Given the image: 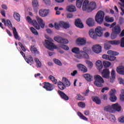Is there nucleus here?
I'll return each instance as SVG.
<instances>
[{
  "label": "nucleus",
  "mask_w": 124,
  "mask_h": 124,
  "mask_svg": "<svg viewBox=\"0 0 124 124\" xmlns=\"http://www.w3.org/2000/svg\"><path fill=\"white\" fill-rule=\"evenodd\" d=\"M109 120L111 121L115 122L116 120L115 117L112 114H110L109 115Z\"/></svg>",
  "instance_id": "58"
},
{
  "label": "nucleus",
  "mask_w": 124,
  "mask_h": 124,
  "mask_svg": "<svg viewBox=\"0 0 124 124\" xmlns=\"http://www.w3.org/2000/svg\"><path fill=\"white\" fill-rule=\"evenodd\" d=\"M60 47H61L62 49H64V50L68 51L69 49V47L68 46L65 45H60Z\"/></svg>",
  "instance_id": "50"
},
{
  "label": "nucleus",
  "mask_w": 124,
  "mask_h": 124,
  "mask_svg": "<svg viewBox=\"0 0 124 124\" xmlns=\"http://www.w3.org/2000/svg\"><path fill=\"white\" fill-rule=\"evenodd\" d=\"M96 66H97V69H98V70L100 72L103 67V65L100 60L97 61V62H96Z\"/></svg>",
  "instance_id": "26"
},
{
  "label": "nucleus",
  "mask_w": 124,
  "mask_h": 124,
  "mask_svg": "<svg viewBox=\"0 0 124 124\" xmlns=\"http://www.w3.org/2000/svg\"><path fill=\"white\" fill-rule=\"evenodd\" d=\"M58 92L62 99L66 101H68L69 99V97L64 92L61 91H59Z\"/></svg>",
  "instance_id": "23"
},
{
  "label": "nucleus",
  "mask_w": 124,
  "mask_h": 124,
  "mask_svg": "<svg viewBox=\"0 0 124 124\" xmlns=\"http://www.w3.org/2000/svg\"><path fill=\"white\" fill-rule=\"evenodd\" d=\"M78 117H79V118H80V119H81L83 120L88 121V118H86V117L85 116H84L82 113H81V112H80V111L78 112Z\"/></svg>",
  "instance_id": "33"
},
{
  "label": "nucleus",
  "mask_w": 124,
  "mask_h": 124,
  "mask_svg": "<svg viewBox=\"0 0 124 124\" xmlns=\"http://www.w3.org/2000/svg\"><path fill=\"white\" fill-rule=\"evenodd\" d=\"M83 1L84 0H77L76 5H77V7H78V9L81 8Z\"/></svg>",
  "instance_id": "36"
},
{
  "label": "nucleus",
  "mask_w": 124,
  "mask_h": 124,
  "mask_svg": "<svg viewBox=\"0 0 124 124\" xmlns=\"http://www.w3.org/2000/svg\"><path fill=\"white\" fill-rule=\"evenodd\" d=\"M86 24L89 27H92L94 26L95 23L93 19L89 18L86 20Z\"/></svg>",
  "instance_id": "19"
},
{
  "label": "nucleus",
  "mask_w": 124,
  "mask_h": 124,
  "mask_svg": "<svg viewBox=\"0 0 124 124\" xmlns=\"http://www.w3.org/2000/svg\"><path fill=\"white\" fill-rule=\"evenodd\" d=\"M78 69H79V71H81V72L83 73H85L88 72L87 67L85 65L82 64H78Z\"/></svg>",
  "instance_id": "17"
},
{
  "label": "nucleus",
  "mask_w": 124,
  "mask_h": 124,
  "mask_svg": "<svg viewBox=\"0 0 124 124\" xmlns=\"http://www.w3.org/2000/svg\"><path fill=\"white\" fill-rule=\"evenodd\" d=\"M94 34V30L93 29H91L90 30H89V36H91V35Z\"/></svg>",
  "instance_id": "61"
},
{
  "label": "nucleus",
  "mask_w": 124,
  "mask_h": 124,
  "mask_svg": "<svg viewBox=\"0 0 124 124\" xmlns=\"http://www.w3.org/2000/svg\"><path fill=\"white\" fill-rule=\"evenodd\" d=\"M34 61L36 63L38 67H41L42 66V63L38 58H35Z\"/></svg>",
  "instance_id": "46"
},
{
  "label": "nucleus",
  "mask_w": 124,
  "mask_h": 124,
  "mask_svg": "<svg viewBox=\"0 0 124 124\" xmlns=\"http://www.w3.org/2000/svg\"><path fill=\"white\" fill-rule=\"evenodd\" d=\"M107 54L109 55H112L114 56H117L119 55L118 52L112 50H108L107 51Z\"/></svg>",
  "instance_id": "32"
},
{
  "label": "nucleus",
  "mask_w": 124,
  "mask_h": 124,
  "mask_svg": "<svg viewBox=\"0 0 124 124\" xmlns=\"http://www.w3.org/2000/svg\"><path fill=\"white\" fill-rule=\"evenodd\" d=\"M76 99L78 101H84L85 100V97L84 96H82L80 94H77V96H76Z\"/></svg>",
  "instance_id": "39"
},
{
  "label": "nucleus",
  "mask_w": 124,
  "mask_h": 124,
  "mask_svg": "<svg viewBox=\"0 0 124 124\" xmlns=\"http://www.w3.org/2000/svg\"><path fill=\"white\" fill-rule=\"evenodd\" d=\"M105 20L108 23H112L114 22V19L113 17H108V16H106L105 17Z\"/></svg>",
  "instance_id": "37"
},
{
  "label": "nucleus",
  "mask_w": 124,
  "mask_h": 124,
  "mask_svg": "<svg viewBox=\"0 0 124 124\" xmlns=\"http://www.w3.org/2000/svg\"><path fill=\"white\" fill-rule=\"evenodd\" d=\"M48 14V12L46 10H40L39 11V15L41 17H46Z\"/></svg>",
  "instance_id": "24"
},
{
  "label": "nucleus",
  "mask_w": 124,
  "mask_h": 124,
  "mask_svg": "<svg viewBox=\"0 0 124 124\" xmlns=\"http://www.w3.org/2000/svg\"><path fill=\"white\" fill-rule=\"evenodd\" d=\"M72 52L75 54H78L80 52L79 48L76 47L73 48V49H72Z\"/></svg>",
  "instance_id": "45"
},
{
  "label": "nucleus",
  "mask_w": 124,
  "mask_h": 124,
  "mask_svg": "<svg viewBox=\"0 0 124 124\" xmlns=\"http://www.w3.org/2000/svg\"><path fill=\"white\" fill-rule=\"evenodd\" d=\"M18 45L20 46V47L21 48V49L23 50V52H26V49L25 47V46H23L22 43L19 42Z\"/></svg>",
  "instance_id": "54"
},
{
  "label": "nucleus",
  "mask_w": 124,
  "mask_h": 124,
  "mask_svg": "<svg viewBox=\"0 0 124 124\" xmlns=\"http://www.w3.org/2000/svg\"><path fill=\"white\" fill-rule=\"evenodd\" d=\"M54 62H55V63H56V64H57L59 66H62V63L58 59H55L54 60Z\"/></svg>",
  "instance_id": "52"
},
{
  "label": "nucleus",
  "mask_w": 124,
  "mask_h": 124,
  "mask_svg": "<svg viewBox=\"0 0 124 124\" xmlns=\"http://www.w3.org/2000/svg\"><path fill=\"white\" fill-rule=\"evenodd\" d=\"M111 47V46L108 44H104V49L106 50H108L110 49Z\"/></svg>",
  "instance_id": "55"
},
{
  "label": "nucleus",
  "mask_w": 124,
  "mask_h": 124,
  "mask_svg": "<svg viewBox=\"0 0 124 124\" xmlns=\"http://www.w3.org/2000/svg\"><path fill=\"white\" fill-rule=\"evenodd\" d=\"M62 82L65 87H69L70 86V82L66 78H62Z\"/></svg>",
  "instance_id": "30"
},
{
  "label": "nucleus",
  "mask_w": 124,
  "mask_h": 124,
  "mask_svg": "<svg viewBox=\"0 0 124 124\" xmlns=\"http://www.w3.org/2000/svg\"><path fill=\"white\" fill-rule=\"evenodd\" d=\"M105 31V29L101 27H97L95 29V32L96 34L93 33L90 36V38L96 40L98 37H101L103 36V31Z\"/></svg>",
  "instance_id": "6"
},
{
  "label": "nucleus",
  "mask_w": 124,
  "mask_h": 124,
  "mask_svg": "<svg viewBox=\"0 0 124 124\" xmlns=\"http://www.w3.org/2000/svg\"><path fill=\"white\" fill-rule=\"evenodd\" d=\"M92 50L96 54H99L102 51V47L99 45H95L92 47Z\"/></svg>",
  "instance_id": "14"
},
{
  "label": "nucleus",
  "mask_w": 124,
  "mask_h": 124,
  "mask_svg": "<svg viewBox=\"0 0 124 124\" xmlns=\"http://www.w3.org/2000/svg\"><path fill=\"white\" fill-rule=\"evenodd\" d=\"M30 30H31V32L34 35H38V32L33 27H31Z\"/></svg>",
  "instance_id": "49"
},
{
  "label": "nucleus",
  "mask_w": 124,
  "mask_h": 124,
  "mask_svg": "<svg viewBox=\"0 0 124 124\" xmlns=\"http://www.w3.org/2000/svg\"><path fill=\"white\" fill-rule=\"evenodd\" d=\"M109 43L112 45H119L120 44V46L124 48V37L121 38L120 42L119 40H113L109 41Z\"/></svg>",
  "instance_id": "9"
},
{
  "label": "nucleus",
  "mask_w": 124,
  "mask_h": 124,
  "mask_svg": "<svg viewBox=\"0 0 124 124\" xmlns=\"http://www.w3.org/2000/svg\"><path fill=\"white\" fill-rule=\"evenodd\" d=\"M32 3L34 8H38L39 7L38 2L37 0H32Z\"/></svg>",
  "instance_id": "41"
},
{
  "label": "nucleus",
  "mask_w": 124,
  "mask_h": 124,
  "mask_svg": "<svg viewBox=\"0 0 124 124\" xmlns=\"http://www.w3.org/2000/svg\"><path fill=\"white\" fill-rule=\"evenodd\" d=\"M43 1L46 5H50L51 4L50 0H43Z\"/></svg>",
  "instance_id": "62"
},
{
  "label": "nucleus",
  "mask_w": 124,
  "mask_h": 124,
  "mask_svg": "<svg viewBox=\"0 0 124 124\" xmlns=\"http://www.w3.org/2000/svg\"><path fill=\"white\" fill-rule=\"evenodd\" d=\"M61 25L62 27H63L65 29H67L70 27V25L69 24L63 21H61Z\"/></svg>",
  "instance_id": "34"
},
{
  "label": "nucleus",
  "mask_w": 124,
  "mask_h": 124,
  "mask_svg": "<svg viewBox=\"0 0 124 124\" xmlns=\"http://www.w3.org/2000/svg\"><path fill=\"white\" fill-rule=\"evenodd\" d=\"M117 72L121 75H124V66H121L117 67L116 69Z\"/></svg>",
  "instance_id": "25"
},
{
  "label": "nucleus",
  "mask_w": 124,
  "mask_h": 124,
  "mask_svg": "<svg viewBox=\"0 0 124 124\" xmlns=\"http://www.w3.org/2000/svg\"><path fill=\"white\" fill-rule=\"evenodd\" d=\"M120 99L122 101H124V90L122 91V95H120Z\"/></svg>",
  "instance_id": "57"
},
{
  "label": "nucleus",
  "mask_w": 124,
  "mask_h": 124,
  "mask_svg": "<svg viewBox=\"0 0 124 124\" xmlns=\"http://www.w3.org/2000/svg\"><path fill=\"white\" fill-rule=\"evenodd\" d=\"M74 17V15L71 13H68L66 15V17L68 19H71Z\"/></svg>",
  "instance_id": "59"
},
{
  "label": "nucleus",
  "mask_w": 124,
  "mask_h": 124,
  "mask_svg": "<svg viewBox=\"0 0 124 124\" xmlns=\"http://www.w3.org/2000/svg\"><path fill=\"white\" fill-rule=\"evenodd\" d=\"M25 60L26 62L31 65L34 63L33 59L31 55L27 56Z\"/></svg>",
  "instance_id": "20"
},
{
  "label": "nucleus",
  "mask_w": 124,
  "mask_h": 124,
  "mask_svg": "<svg viewBox=\"0 0 124 124\" xmlns=\"http://www.w3.org/2000/svg\"><path fill=\"white\" fill-rule=\"evenodd\" d=\"M46 47L51 51H53L54 49H57L58 46L54 44L51 41L48 40H45Z\"/></svg>",
  "instance_id": "8"
},
{
  "label": "nucleus",
  "mask_w": 124,
  "mask_h": 124,
  "mask_svg": "<svg viewBox=\"0 0 124 124\" xmlns=\"http://www.w3.org/2000/svg\"><path fill=\"white\" fill-rule=\"evenodd\" d=\"M75 25H76V27L79 29H82L84 28V25L81 22V19L79 18L76 19V21H75Z\"/></svg>",
  "instance_id": "15"
},
{
  "label": "nucleus",
  "mask_w": 124,
  "mask_h": 124,
  "mask_svg": "<svg viewBox=\"0 0 124 124\" xmlns=\"http://www.w3.org/2000/svg\"><path fill=\"white\" fill-rule=\"evenodd\" d=\"M103 66L105 68H108L111 65V63L109 62L104 61L103 62Z\"/></svg>",
  "instance_id": "42"
},
{
  "label": "nucleus",
  "mask_w": 124,
  "mask_h": 124,
  "mask_svg": "<svg viewBox=\"0 0 124 124\" xmlns=\"http://www.w3.org/2000/svg\"><path fill=\"white\" fill-rule=\"evenodd\" d=\"M49 79L51 80L53 83L57 84L58 83V80L55 78L52 75H50L49 77Z\"/></svg>",
  "instance_id": "40"
},
{
  "label": "nucleus",
  "mask_w": 124,
  "mask_h": 124,
  "mask_svg": "<svg viewBox=\"0 0 124 124\" xmlns=\"http://www.w3.org/2000/svg\"><path fill=\"white\" fill-rule=\"evenodd\" d=\"M83 78H85V80L88 82H91L93 81V76L90 74H85L83 75Z\"/></svg>",
  "instance_id": "22"
},
{
  "label": "nucleus",
  "mask_w": 124,
  "mask_h": 124,
  "mask_svg": "<svg viewBox=\"0 0 124 124\" xmlns=\"http://www.w3.org/2000/svg\"><path fill=\"white\" fill-rule=\"evenodd\" d=\"M94 85L98 88H102L104 86L105 80L103 78L98 75L94 76Z\"/></svg>",
  "instance_id": "4"
},
{
  "label": "nucleus",
  "mask_w": 124,
  "mask_h": 124,
  "mask_svg": "<svg viewBox=\"0 0 124 124\" xmlns=\"http://www.w3.org/2000/svg\"><path fill=\"white\" fill-rule=\"evenodd\" d=\"M81 51H83L85 53H86L88 54L91 52V50L90 47H84L83 48H82V50H81Z\"/></svg>",
  "instance_id": "38"
},
{
  "label": "nucleus",
  "mask_w": 124,
  "mask_h": 124,
  "mask_svg": "<svg viewBox=\"0 0 124 124\" xmlns=\"http://www.w3.org/2000/svg\"><path fill=\"white\" fill-rule=\"evenodd\" d=\"M36 19L38 23L35 19L32 20L29 16H28L26 18L28 22L30 24H32L36 30H40V27L44 29L45 26V23L44 22L43 20L39 16H36Z\"/></svg>",
  "instance_id": "1"
},
{
  "label": "nucleus",
  "mask_w": 124,
  "mask_h": 124,
  "mask_svg": "<svg viewBox=\"0 0 124 124\" xmlns=\"http://www.w3.org/2000/svg\"><path fill=\"white\" fill-rule=\"evenodd\" d=\"M104 110L106 112L113 113L112 107L111 106H110V105L105 106L104 108Z\"/></svg>",
  "instance_id": "29"
},
{
  "label": "nucleus",
  "mask_w": 124,
  "mask_h": 124,
  "mask_svg": "<svg viewBox=\"0 0 124 124\" xmlns=\"http://www.w3.org/2000/svg\"><path fill=\"white\" fill-rule=\"evenodd\" d=\"M116 59V57L113 56L109 55L108 60L109 61H114Z\"/></svg>",
  "instance_id": "56"
},
{
  "label": "nucleus",
  "mask_w": 124,
  "mask_h": 124,
  "mask_svg": "<svg viewBox=\"0 0 124 124\" xmlns=\"http://www.w3.org/2000/svg\"><path fill=\"white\" fill-rule=\"evenodd\" d=\"M102 58L106 60H108L109 55L104 54L102 55Z\"/></svg>",
  "instance_id": "64"
},
{
  "label": "nucleus",
  "mask_w": 124,
  "mask_h": 124,
  "mask_svg": "<svg viewBox=\"0 0 124 124\" xmlns=\"http://www.w3.org/2000/svg\"><path fill=\"white\" fill-rule=\"evenodd\" d=\"M101 75L103 78L106 79H109V81L110 83H113L116 77L115 71L114 69H112L111 72V78L109 77L110 71L108 69H103L101 72Z\"/></svg>",
  "instance_id": "2"
},
{
  "label": "nucleus",
  "mask_w": 124,
  "mask_h": 124,
  "mask_svg": "<svg viewBox=\"0 0 124 124\" xmlns=\"http://www.w3.org/2000/svg\"><path fill=\"white\" fill-rule=\"evenodd\" d=\"M66 10L68 12H75L77 11V9L74 5H70L67 6Z\"/></svg>",
  "instance_id": "18"
},
{
  "label": "nucleus",
  "mask_w": 124,
  "mask_h": 124,
  "mask_svg": "<svg viewBox=\"0 0 124 124\" xmlns=\"http://www.w3.org/2000/svg\"><path fill=\"white\" fill-rule=\"evenodd\" d=\"M78 105L81 108H84L86 106V104L84 102H79L78 104Z\"/></svg>",
  "instance_id": "51"
},
{
  "label": "nucleus",
  "mask_w": 124,
  "mask_h": 124,
  "mask_svg": "<svg viewBox=\"0 0 124 124\" xmlns=\"http://www.w3.org/2000/svg\"><path fill=\"white\" fill-rule=\"evenodd\" d=\"M116 93V90L115 89H111V91L109 92V100L112 102H115L117 98L115 95Z\"/></svg>",
  "instance_id": "10"
},
{
  "label": "nucleus",
  "mask_w": 124,
  "mask_h": 124,
  "mask_svg": "<svg viewBox=\"0 0 124 124\" xmlns=\"http://www.w3.org/2000/svg\"><path fill=\"white\" fill-rule=\"evenodd\" d=\"M13 34L16 40H19V36L18 35V32H17L16 29L15 27H14L13 29Z\"/></svg>",
  "instance_id": "35"
},
{
  "label": "nucleus",
  "mask_w": 124,
  "mask_h": 124,
  "mask_svg": "<svg viewBox=\"0 0 124 124\" xmlns=\"http://www.w3.org/2000/svg\"><path fill=\"white\" fill-rule=\"evenodd\" d=\"M6 26L8 27L9 29L10 30L13 29V25L12 24V23L11 22V21L9 19H7L6 20Z\"/></svg>",
  "instance_id": "43"
},
{
  "label": "nucleus",
  "mask_w": 124,
  "mask_h": 124,
  "mask_svg": "<svg viewBox=\"0 0 124 124\" xmlns=\"http://www.w3.org/2000/svg\"><path fill=\"white\" fill-rule=\"evenodd\" d=\"M31 51L32 53H38V51L36 47L34 46H31Z\"/></svg>",
  "instance_id": "48"
},
{
  "label": "nucleus",
  "mask_w": 124,
  "mask_h": 124,
  "mask_svg": "<svg viewBox=\"0 0 124 124\" xmlns=\"http://www.w3.org/2000/svg\"><path fill=\"white\" fill-rule=\"evenodd\" d=\"M111 108L112 113H114L115 111L120 112L121 110V107L117 103L112 104Z\"/></svg>",
  "instance_id": "13"
},
{
  "label": "nucleus",
  "mask_w": 124,
  "mask_h": 124,
  "mask_svg": "<svg viewBox=\"0 0 124 124\" xmlns=\"http://www.w3.org/2000/svg\"><path fill=\"white\" fill-rule=\"evenodd\" d=\"M85 62H86V64L88 65V68L91 69L93 67V63L92 62L87 60L85 61Z\"/></svg>",
  "instance_id": "47"
},
{
  "label": "nucleus",
  "mask_w": 124,
  "mask_h": 124,
  "mask_svg": "<svg viewBox=\"0 0 124 124\" xmlns=\"http://www.w3.org/2000/svg\"><path fill=\"white\" fill-rule=\"evenodd\" d=\"M54 27L57 30H59L60 29V28L62 27V25H61V22L59 24H58V23H55Z\"/></svg>",
  "instance_id": "53"
},
{
  "label": "nucleus",
  "mask_w": 124,
  "mask_h": 124,
  "mask_svg": "<svg viewBox=\"0 0 124 124\" xmlns=\"http://www.w3.org/2000/svg\"><path fill=\"white\" fill-rule=\"evenodd\" d=\"M118 80H119L120 84L124 85V79H123L122 78H119Z\"/></svg>",
  "instance_id": "63"
},
{
  "label": "nucleus",
  "mask_w": 124,
  "mask_h": 124,
  "mask_svg": "<svg viewBox=\"0 0 124 124\" xmlns=\"http://www.w3.org/2000/svg\"><path fill=\"white\" fill-rule=\"evenodd\" d=\"M13 16L16 21H17L18 22H19L20 21V16L19 13L14 12Z\"/></svg>",
  "instance_id": "28"
},
{
  "label": "nucleus",
  "mask_w": 124,
  "mask_h": 124,
  "mask_svg": "<svg viewBox=\"0 0 124 124\" xmlns=\"http://www.w3.org/2000/svg\"><path fill=\"white\" fill-rule=\"evenodd\" d=\"M105 14L103 11H99L95 16V20L99 25L103 24L104 20Z\"/></svg>",
  "instance_id": "5"
},
{
  "label": "nucleus",
  "mask_w": 124,
  "mask_h": 124,
  "mask_svg": "<svg viewBox=\"0 0 124 124\" xmlns=\"http://www.w3.org/2000/svg\"><path fill=\"white\" fill-rule=\"evenodd\" d=\"M96 8V4L95 2L92 1L89 3V0H85L82 4V11H87V13H91Z\"/></svg>",
  "instance_id": "3"
},
{
  "label": "nucleus",
  "mask_w": 124,
  "mask_h": 124,
  "mask_svg": "<svg viewBox=\"0 0 124 124\" xmlns=\"http://www.w3.org/2000/svg\"><path fill=\"white\" fill-rule=\"evenodd\" d=\"M75 57L78 59H84L89 60L90 59L88 54L85 53L83 51H80L78 53H77V54L75 55Z\"/></svg>",
  "instance_id": "7"
},
{
  "label": "nucleus",
  "mask_w": 124,
  "mask_h": 124,
  "mask_svg": "<svg viewBox=\"0 0 124 124\" xmlns=\"http://www.w3.org/2000/svg\"><path fill=\"white\" fill-rule=\"evenodd\" d=\"M86 44V41L83 38H78L77 39V44L80 46H84Z\"/></svg>",
  "instance_id": "21"
},
{
  "label": "nucleus",
  "mask_w": 124,
  "mask_h": 124,
  "mask_svg": "<svg viewBox=\"0 0 124 124\" xmlns=\"http://www.w3.org/2000/svg\"><path fill=\"white\" fill-rule=\"evenodd\" d=\"M58 87L61 90H63L65 89L66 87L64 83L62 81H59L58 82Z\"/></svg>",
  "instance_id": "31"
},
{
  "label": "nucleus",
  "mask_w": 124,
  "mask_h": 124,
  "mask_svg": "<svg viewBox=\"0 0 124 124\" xmlns=\"http://www.w3.org/2000/svg\"><path fill=\"white\" fill-rule=\"evenodd\" d=\"M43 88L47 91H52L54 89L55 87L53 84L49 82H45Z\"/></svg>",
  "instance_id": "11"
},
{
  "label": "nucleus",
  "mask_w": 124,
  "mask_h": 124,
  "mask_svg": "<svg viewBox=\"0 0 124 124\" xmlns=\"http://www.w3.org/2000/svg\"><path fill=\"white\" fill-rule=\"evenodd\" d=\"M118 35V34L117 33H116L113 31H112L111 35H110L111 39H112V40L115 39L117 37Z\"/></svg>",
  "instance_id": "44"
},
{
  "label": "nucleus",
  "mask_w": 124,
  "mask_h": 124,
  "mask_svg": "<svg viewBox=\"0 0 124 124\" xmlns=\"http://www.w3.org/2000/svg\"><path fill=\"white\" fill-rule=\"evenodd\" d=\"M109 87H104V88H103L102 89V90H101V93H104L105 92V91H109Z\"/></svg>",
  "instance_id": "60"
},
{
  "label": "nucleus",
  "mask_w": 124,
  "mask_h": 124,
  "mask_svg": "<svg viewBox=\"0 0 124 124\" xmlns=\"http://www.w3.org/2000/svg\"><path fill=\"white\" fill-rule=\"evenodd\" d=\"M112 31L116 34H119L121 32V28L120 25H116L112 29Z\"/></svg>",
  "instance_id": "16"
},
{
  "label": "nucleus",
  "mask_w": 124,
  "mask_h": 124,
  "mask_svg": "<svg viewBox=\"0 0 124 124\" xmlns=\"http://www.w3.org/2000/svg\"><path fill=\"white\" fill-rule=\"evenodd\" d=\"M92 100H93V101L97 105H100L101 104V99L98 96H94L92 97Z\"/></svg>",
  "instance_id": "27"
},
{
  "label": "nucleus",
  "mask_w": 124,
  "mask_h": 124,
  "mask_svg": "<svg viewBox=\"0 0 124 124\" xmlns=\"http://www.w3.org/2000/svg\"><path fill=\"white\" fill-rule=\"evenodd\" d=\"M54 40L56 42L62 44H68L69 42L67 39L63 38H60L59 37H55Z\"/></svg>",
  "instance_id": "12"
}]
</instances>
